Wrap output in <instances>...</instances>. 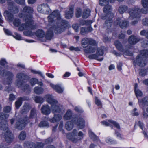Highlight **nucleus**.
<instances>
[{
    "mask_svg": "<svg viewBox=\"0 0 148 148\" xmlns=\"http://www.w3.org/2000/svg\"><path fill=\"white\" fill-rule=\"evenodd\" d=\"M49 25L48 31L45 35L47 40H50L53 35V31L56 34L63 32L69 27L68 22L62 19L59 11L58 10L53 11L48 17Z\"/></svg>",
    "mask_w": 148,
    "mask_h": 148,
    "instance_id": "obj_1",
    "label": "nucleus"
},
{
    "mask_svg": "<svg viewBox=\"0 0 148 148\" xmlns=\"http://www.w3.org/2000/svg\"><path fill=\"white\" fill-rule=\"evenodd\" d=\"M116 0H100L99 4L101 6L105 5L103 8V12L106 14H102L101 18L103 20H106L103 24V27L106 29H109L111 27L112 24V19L114 17V14L111 12L112 9L110 5H106L109 2L112 3L114 2Z\"/></svg>",
    "mask_w": 148,
    "mask_h": 148,
    "instance_id": "obj_2",
    "label": "nucleus"
},
{
    "mask_svg": "<svg viewBox=\"0 0 148 148\" xmlns=\"http://www.w3.org/2000/svg\"><path fill=\"white\" fill-rule=\"evenodd\" d=\"M8 115L3 113H0V119L3 120L0 122V128L1 130L5 131V134L3 133V136L7 143L11 142L13 139L14 137L8 128V125L6 119L8 117Z\"/></svg>",
    "mask_w": 148,
    "mask_h": 148,
    "instance_id": "obj_3",
    "label": "nucleus"
},
{
    "mask_svg": "<svg viewBox=\"0 0 148 148\" xmlns=\"http://www.w3.org/2000/svg\"><path fill=\"white\" fill-rule=\"evenodd\" d=\"M73 113L70 109H68L63 116L64 120L71 119L72 121L76 124L79 129H82L85 126V121L80 114L74 115L72 117Z\"/></svg>",
    "mask_w": 148,
    "mask_h": 148,
    "instance_id": "obj_4",
    "label": "nucleus"
},
{
    "mask_svg": "<svg viewBox=\"0 0 148 148\" xmlns=\"http://www.w3.org/2000/svg\"><path fill=\"white\" fill-rule=\"evenodd\" d=\"M45 98L47 102L51 105V110L53 113H59L60 112L62 108V106L58 103V101L55 99L52 95H47Z\"/></svg>",
    "mask_w": 148,
    "mask_h": 148,
    "instance_id": "obj_5",
    "label": "nucleus"
},
{
    "mask_svg": "<svg viewBox=\"0 0 148 148\" xmlns=\"http://www.w3.org/2000/svg\"><path fill=\"white\" fill-rule=\"evenodd\" d=\"M23 12L24 13H20L19 14V17L20 18H22L27 23L29 22L32 25H34L32 15V13L33 12V8L29 6H26L23 8Z\"/></svg>",
    "mask_w": 148,
    "mask_h": 148,
    "instance_id": "obj_6",
    "label": "nucleus"
},
{
    "mask_svg": "<svg viewBox=\"0 0 148 148\" xmlns=\"http://www.w3.org/2000/svg\"><path fill=\"white\" fill-rule=\"evenodd\" d=\"M141 4L144 8L140 9L138 6H134L128 10V12L130 15V18L133 17L134 12H139L144 14H146L148 12V0H142Z\"/></svg>",
    "mask_w": 148,
    "mask_h": 148,
    "instance_id": "obj_7",
    "label": "nucleus"
},
{
    "mask_svg": "<svg viewBox=\"0 0 148 148\" xmlns=\"http://www.w3.org/2000/svg\"><path fill=\"white\" fill-rule=\"evenodd\" d=\"M140 54L136 57L135 60L134 61L135 65H138L140 66H145L147 61L145 58H148V50H143L140 52Z\"/></svg>",
    "mask_w": 148,
    "mask_h": 148,
    "instance_id": "obj_8",
    "label": "nucleus"
},
{
    "mask_svg": "<svg viewBox=\"0 0 148 148\" xmlns=\"http://www.w3.org/2000/svg\"><path fill=\"white\" fill-rule=\"evenodd\" d=\"M84 134L81 131L77 133V129H74L71 132L68 133L66 136L68 139L74 143H79L84 138Z\"/></svg>",
    "mask_w": 148,
    "mask_h": 148,
    "instance_id": "obj_9",
    "label": "nucleus"
},
{
    "mask_svg": "<svg viewBox=\"0 0 148 148\" xmlns=\"http://www.w3.org/2000/svg\"><path fill=\"white\" fill-rule=\"evenodd\" d=\"M8 8L9 11H5L4 15L8 21L10 22H12L14 16L10 12L14 13L18 12V8L15 5L14 3L11 2L8 4Z\"/></svg>",
    "mask_w": 148,
    "mask_h": 148,
    "instance_id": "obj_10",
    "label": "nucleus"
},
{
    "mask_svg": "<svg viewBox=\"0 0 148 148\" xmlns=\"http://www.w3.org/2000/svg\"><path fill=\"white\" fill-rule=\"evenodd\" d=\"M13 24L16 27H19L18 30L22 31L24 30L28 29H34L36 27V25H32L29 22L25 23L24 24H21V20L18 18L15 19L13 22Z\"/></svg>",
    "mask_w": 148,
    "mask_h": 148,
    "instance_id": "obj_11",
    "label": "nucleus"
},
{
    "mask_svg": "<svg viewBox=\"0 0 148 148\" xmlns=\"http://www.w3.org/2000/svg\"><path fill=\"white\" fill-rule=\"evenodd\" d=\"M16 77L18 79L15 83L16 86L19 87H22L25 90L28 89L29 88V84H27L24 86H23V81L22 80H28L30 78L29 76L23 73H20L17 74Z\"/></svg>",
    "mask_w": 148,
    "mask_h": 148,
    "instance_id": "obj_12",
    "label": "nucleus"
},
{
    "mask_svg": "<svg viewBox=\"0 0 148 148\" xmlns=\"http://www.w3.org/2000/svg\"><path fill=\"white\" fill-rule=\"evenodd\" d=\"M0 75L3 77H7V81L4 82L5 84H9L12 82L13 78L14 76L13 73L9 71H6L0 66Z\"/></svg>",
    "mask_w": 148,
    "mask_h": 148,
    "instance_id": "obj_13",
    "label": "nucleus"
},
{
    "mask_svg": "<svg viewBox=\"0 0 148 148\" xmlns=\"http://www.w3.org/2000/svg\"><path fill=\"white\" fill-rule=\"evenodd\" d=\"M138 104L143 110V115L145 118H148V114L145 112L144 106H148V97H145L142 100L139 99Z\"/></svg>",
    "mask_w": 148,
    "mask_h": 148,
    "instance_id": "obj_14",
    "label": "nucleus"
},
{
    "mask_svg": "<svg viewBox=\"0 0 148 148\" xmlns=\"http://www.w3.org/2000/svg\"><path fill=\"white\" fill-rule=\"evenodd\" d=\"M104 54V50L103 48H98L97 49L96 53L90 55L88 56V58L90 59H95L97 60L102 61L103 58V57L101 58H99L100 56H102Z\"/></svg>",
    "mask_w": 148,
    "mask_h": 148,
    "instance_id": "obj_15",
    "label": "nucleus"
},
{
    "mask_svg": "<svg viewBox=\"0 0 148 148\" xmlns=\"http://www.w3.org/2000/svg\"><path fill=\"white\" fill-rule=\"evenodd\" d=\"M38 11L45 14H48L51 11L49 6L47 3H43L38 7Z\"/></svg>",
    "mask_w": 148,
    "mask_h": 148,
    "instance_id": "obj_16",
    "label": "nucleus"
},
{
    "mask_svg": "<svg viewBox=\"0 0 148 148\" xmlns=\"http://www.w3.org/2000/svg\"><path fill=\"white\" fill-rule=\"evenodd\" d=\"M29 122V121L27 117L25 118L23 120L22 119H19L16 123V128L18 130H21L25 128L26 124Z\"/></svg>",
    "mask_w": 148,
    "mask_h": 148,
    "instance_id": "obj_17",
    "label": "nucleus"
},
{
    "mask_svg": "<svg viewBox=\"0 0 148 148\" xmlns=\"http://www.w3.org/2000/svg\"><path fill=\"white\" fill-rule=\"evenodd\" d=\"M95 44V41L91 38H85L81 41L82 46L84 48H86L89 45H94Z\"/></svg>",
    "mask_w": 148,
    "mask_h": 148,
    "instance_id": "obj_18",
    "label": "nucleus"
},
{
    "mask_svg": "<svg viewBox=\"0 0 148 148\" xmlns=\"http://www.w3.org/2000/svg\"><path fill=\"white\" fill-rule=\"evenodd\" d=\"M114 44L117 49L123 52L125 54L130 56H132L133 55L132 52H130L128 50L124 49L121 42L119 41H116L114 42Z\"/></svg>",
    "mask_w": 148,
    "mask_h": 148,
    "instance_id": "obj_19",
    "label": "nucleus"
},
{
    "mask_svg": "<svg viewBox=\"0 0 148 148\" xmlns=\"http://www.w3.org/2000/svg\"><path fill=\"white\" fill-rule=\"evenodd\" d=\"M115 25H119L121 28L127 27L129 24L128 22L125 20H122L118 18L114 22Z\"/></svg>",
    "mask_w": 148,
    "mask_h": 148,
    "instance_id": "obj_20",
    "label": "nucleus"
},
{
    "mask_svg": "<svg viewBox=\"0 0 148 148\" xmlns=\"http://www.w3.org/2000/svg\"><path fill=\"white\" fill-rule=\"evenodd\" d=\"M101 124L102 125L106 126H110L111 127V124H112L117 129H120V126L119 124L116 122L112 120H109L108 121H103L101 122Z\"/></svg>",
    "mask_w": 148,
    "mask_h": 148,
    "instance_id": "obj_21",
    "label": "nucleus"
},
{
    "mask_svg": "<svg viewBox=\"0 0 148 148\" xmlns=\"http://www.w3.org/2000/svg\"><path fill=\"white\" fill-rule=\"evenodd\" d=\"M134 16L133 17L130 18V16L129 17V19L130 20H134L135 19V20L133 21L131 23V24L132 25H134L135 24L137 23L139 21L140 18L141 16V13L139 12H134Z\"/></svg>",
    "mask_w": 148,
    "mask_h": 148,
    "instance_id": "obj_22",
    "label": "nucleus"
},
{
    "mask_svg": "<svg viewBox=\"0 0 148 148\" xmlns=\"http://www.w3.org/2000/svg\"><path fill=\"white\" fill-rule=\"evenodd\" d=\"M50 85L58 93H61L63 92L64 88L62 86L60 85H55L52 83L50 84Z\"/></svg>",
    "mask_w": 148,
    "mask_h": 148,
    "instance_id": "obj_23",
    "label": "nucleus"
},
{
    "mask_svg": "<svg viewBox=\"0 0 148 148\" xmlns=\"http://www.w3.org/2000/svg\"><path fill=\"white\" fill-rule=\"evenodd\" d=\"M41 110L42 113L45 115H49L51 112L50 108L48 105H43Z\"/></svg>",
    "mask_w": 148,
    "mask_h": 148,
    "instance_id": "obj_24",
    "label": "nucleus"
},
{
    "mask_svg": "<svg viewBox=\"0 0 148 148\" xmlns=\"http://www.w3.org/2000/svg\"><path fill=\"white\" fill-rule=\"evenodd\" d=\"M74 13V7L73 6H71L65 13V17L67 19H70L73 17Z\"/></svg>",
    "mask_w": 148,
    "mask_h": 148,
    "instance_id": "obj_25",
    "label": "nucleus"
},
{
    "mask_svg": "<svg viewBox=\"0 0 148 148\" xmlns=\"http://www.w3.org/2000/svg\"><path fill=\"white\" fill-rule=\"evenodd\" d=\"M96 43L94 45H90L87 48L84 49V52L86 53H94L96 50Z\"/></svg>",
    "mask_w": 148,
    "mask_h": 148,
    "instance_id": "obj_26",
    "label": "nucleus"
},
{
    "mask_svg": "<svg viewBox=\"0 0 148 148\" xmlns=\"http://www.w3.org/2000/svg\"><path fill=\"white\" fill-rule=\"evenodd\" d=\"M62 119V116L61 115L55 114L53 117L52 118H49L48 120L51 122L54 123L58 122Z\"/></svg>",
    "mask_w": 148,
    "mask_h": 148,
    "instance_id": "obj_27",
    "label": "nucleus"
},
{
    "mask_svg": "<svg viewBox=\"0 0 148 148\" xmlns=\"http://www.w3.org/2000/svg\"><path fill=\"white\" fill-rule=\"evenodd\" d=\"M29 98L27 97H23L19 98L15 102V106L17 108H18L21 105L22 101L28 100Z\"/></svg>",
    "mask_w": 148,
    "mask_h": 148,
    "instance_id": "obj_28",
    "label": "nucleus"
},
{
    "mask_svg": "<svg viewBox=\"0 0 148 148\" xmlns=\"http://www.w3.org/2000/svg\"><path fill=\"white\" fill-rule=\"evenodd\" d=\"M89 135L90 137L93 141H96L98 144L101 143L99 138L91 130L89 131Z\"/></svg>",
    "mask_w": 148,
    "mask_h": 148,
    "instance_id": "obj_29",
    "label": "nucleus"
},
{
    "mask_svg": "<svg viewBox=\"0 0 148 148\" xmlns=\"http://www.w3.org/2000/svg\"><path fill=\"white\" fill-rule=\"evenodd\" d=\"M139 40V39L136 36L132 35L129 38L128 42L130 44L134 45L136 44Z\"/></svg>",
    "mask_w": 148,
    "mask_h": 148,
    "instance_id": "obj_30",
    "label": "nucleus"
},
{
    "mask_svg": "<svg viewBox=\"0 0 148 148\" xmlns=\"http://www.w3.org/2000/svg\"><path fill=\"white\" fill-rule=\"evenodd\" d=\"M74 124L72 121H68L66 122L65 125V128L68 131L71 130L73 128Z\"/></svg>",
    "mask_w": 148,
    "mask_h": 148,
    "instance_id": "obj_31",
    "label": "nucleus"
},
{
    "mask_svg": "<svg viewBox=\"0 0 148 148\" xmlns=\"http://www.w3.org/2000/svg\"><path fill=\"white\" fill-rule=\"evenodd\" d=\"M31 108V106L29 104L25 103L24 105L21 112L22 114H25L29 112Z\"/></svg>",
    "mask_w": 148,
    "mask_h": 148,
    "instance_id": "obj_32",
    "label": "nucleus"
},
{
    "mask_svg": "<svg viewBox=\"0 0 148 148\" xmlns=\"http://www.w3.org/2000/svg\"><path fill=\"white\" fill-rule=\"evenodd\" d=\"M128 7L125 5H120L118 9L119 12L121 14H123L128 9Z\"/></svg>",
    "mask_w": 148,
    "mask_h": 148,
    "instance_id": "obj_33",
    "label": "nucleus"
},
{
    "mask_svg": "<svg viewBox=\"0 0 148 148\" xmlns=\"http://www.w3.org/2000/svg\"><path fill=\"white\" fill-rule=\"evenodd\" d=\"M34 91L35 93L38 95L42 94L44 91V89L41 87L36 86L34 88Z\"/></svg>",
    "mask_w": 148,
    "mask_h": 148,
    "instance_id": "obj_34",
    "label": "nucleus"
},
{
    "mask_svg": "<svg viewBox=\"0 0 148 148\" xmlns=\"http://www.w3.org/2000/svg\"><path fill=\"white\" fill-rule=\"evenodd\" d=\"M34 34L38 38H42L44 36L45 33L42 30L39 29L34 33Z\"/></svg>",
    "mask_w": 148,
    "mask_h": 148,
    "instance_id": "obj_35",
    "label": "nucleus"
},
{
    "mask_svg": "<svg viewBox=\"0 0 148 148\" xmlns=\"http://www.w3.org/2000/svg\"><path fill=\"white\" fill-rule=\"evenodd\" d=\"M25 148H34V143L33 142H25L24 144Z\"/></svg>",
    "mask_w": 148,
    "mask_h": 148,
    "instance_id": "obj_36",
    "label": "nucleus"
},
{
    "mask_svg": "<svg viewBox=\"0 0 148 148\" xmlns=\"http://www.w3.org/2000/svg\"><path fill=\"white\" fill-rule=\"evenodd\" d=\"M90 11L89 9H85L83 12L82 17L84 18H87L90 15Z\"/></svg>",
    "mask_w": 148,
    "mask_h": 148,
    "instance_id": "obj_37",
    "label": "nucleus"
},
{
    "mask_svg": "<svg viewBox=\"0 0 148 148\" xmlns=\"http://www.w3.org/2000/svg\"><path fill=\"white\" fill-rule=\"evenodd\" d=\"M34 100L36 103H42L44 101V99L41 97L37 96L35 97Z\"/></svg>",
    "mask_w": 148,
    "mask_h": 148,
    "instance_id": "obj_38",
    "label": "nucleus"
},
{
    "mask_svg": "<svg viewBox=\"0 0 148 148\" xmlns=\"http://www.w3.org/2000/svg\"><path fill=\"white\" fill-rule=\"evenodd\" d=\"M92 22L90 20H82L80 21V26L81 25H90V24L92 23Z\"/></svg>",
    "mask_w": 148,
    "mask_h": 148,
    "instance_id": "obj_39",
    "label": "nucleus"
},
{
    "mask_svg": "<svg viewBox=\"0 0 148 148\" xmlns=\"http://www.w3.org/2000/svg\"><path fill=\"white\" fill-rule=\"evenodd\" d=\"M39 126L40 127H48L49 126V123L47 121H42L39 124Z\"/></svg>",
    "mask_w": 148,
    "mask_h": 148,
    "instance_id": "obj_40",
    "label": "nucleus"
},
{
    "mask_svg": "<svg viewBox=\"0 0 148 148\" xmlns=\"http://www.w3.org/2000/svg\"><path fill=\"white\" fill-rule=\"evenodd\" d=\"M138 125L140 127V128L143 130V134L144 135L145 137L147 138L148 136L145 130H143V124L140 121H139L138 122Z\"/></svg>",
    "mask_w": 148,
    "mask_h": 148,
    "instance_id": "obj_41",
    "label": "nucleus"
},
{
    "mask_svg": "<svg viewBox=\"0 0 148 148\" xmlns=\"http://www.w3.org/2000/svg\"><path fill=\"white\" fill-rule=\"evenodd\" d=\"M134 91L138 99V101H139V99L142 100L144 98H143L142 99H139L138 98V97H141L143 95V92L141 90L139 89H136V90H134Z\"/></svg>",
    "mask_w": 148,
    "mask_h": 148,
    "instance_id": "obj_42",
    "label": "nucleus"
},
{
    "mask_svg": "<svg viewBox=\"0 0 148 148\" xmlns=\"http://www.w3.org/2000/svg\"><path fill=\"white\" fill-rule=\"evenodd\" d=\"M26 134L25 132L22 131L19 135L18 137L19 139L22 140H24L26 137Z\"/></svg>",
    "mask_w": 148,
    "mask_h": 148,
    "instance_id": "obj_43",
    "label": "nucleus"
},
{
    "mask_svg": "<svg viewBox=\"0 0 148 148\" xmlns=\"http://www.w3.org/2000/svg\"><path fill=\"white\" fill-rule=\"evenodd\" d=\"M37 82H38L37 79L35 78H32L30 79L29 82L31 85L34 86L37 84Z\"/></svg>",
    "mask_w": 148,
    "mask_h": 148,
    "instance_id": "obj_44",
    "label": "nucleus"
},
{
    "mask_svg": "<svg viewBox=\"0 0 148 148\" xmlns=\"http://www.w3.org/2000/svg\"><path fill=\"white\" fill-rule=\"evenodd\" d=\"M36 110L35 108L32 109L31 112V114L30 116V117L31 118H33L35 117L36 116Z\"/></svg>",
    "mask_w": 148,
    "mask_h": 148,
    "instance_id": "obj_45",
    "label": "nucleus"
},
{
    "mask_svg": "<svg viewBox=\"0 0 148 148\" xmlns=\"http://www.w3.org/2000/svg\"><path fill=\"white\" fill-rule=\"evenodd\" d=\"M12 36L16 39L17 40H23V38H22L21 35L17 33H15V35H13Z\"/></svg>",
    "mask_w": 148,
    "mask_h": 148,
    "instance_id": "obj_46",
    "label": "nucleus"
},
{
    "mask_svg": "<svg viewBox=\"0 0 148 148\" xmlns=\"http://www.w3.org/2000/svg\"><path fill=\"white\" fill-rule=\"evenodd\" d=\"M82 13V10L80 8H77L76 10V12L75 13L76 16L77 18H79L81 17Z\"/></svg>",
    "mask_w": 148,
    "mask_h": 148,
    "instance_id": "obj_47",
    "label": "nucleus"
},
{
    "mask_svg": "<svg viewBox=\"0 0 148 148\" xmlns=\"http://www.w3.org/2000/svg\"><path fill=\"white\" fill-rule=\"evenodd\" d=\"M31 72L32 73L34 74H38L41 76L42 77L44 78V76L42 74V73L40 71H36L34 70H31Z\"/></svg>",
    "mask_w": 148,
    "mask_h": 148,
    "instance_id": "obj_48",
    "label": "nucleus"
},
{
    "mask_svg": "<svg viewBox=\"0 0 148 148\" xmlns=\"http://www.w3.org/2000/svg\"><path fill=\"white\" fill-rule=\"evenodd\" d=\"M24 34L26 36H33L34 34V33L30 31H25L24 32Z\"/></svg>",
    "mask_w": 148,
    "mask_h": 148,
    "instance_id": "obj_49",
    "label": "nucleus"
},
{
    "mask_svg": "<svg viewBox=\"0 0 148 148\" xmlns=\"http://www.w3.org/2000/svg\"><path fill=\"white\" fill-rule=\"evenodd\" d=\"M63 123L62 122H61L60 123L59 126V129L60 131L62 133L64 134L65 133L64 130L63 129Z\"/></svg>",
    "mask_w": 148,
    "mask_h": 148,
    "instance_id": "obj_50",
    "label": "nucleus"
},
{
    "mask_svg": "<svg viewBox=\"0 0 148 148\" xmlns=\"http://www.w3.org/2000/svg\"><path fill=\"white\" fill-rule=\"evenodd\" d=\"M147 73V71L146 69H141L139 71V74L142 76L145 75Z\"/></svg>",
    "mask_w": 148,
    "mask_h": 148,
    "instance_id": "obj_51",
    "label": "nucleus"
},
{
    "mask_svg": "<svg viewBox=\"0 0 148 148\" xmlns=\"http://www.w3.org/2000/svg\"><path fill=\"white\" fill-rule=\"evenodd\" d=\"M34 148H43L44 144L42 143H38L36 144H34Z\"/></svg>",
    "mask_w": 148,
    "mask_h": 148,
    "instance_id": "obj_52",
    "label": "nucleus"
},
{
    "mask_svg": "<svg viewBox=\"0 0 148 148\" xmlns=\"http://www.w3.org/2000/svg\"><path fill=\"white\" fill-rule=\"evenodd\" d=\"M87 30L86 28L82 27L81 29L80 33L82 35H85L87 33Z\"/></svg>",
    "mask_w": 148,
    "mask_h": 148,
    "instance_id": "obj_53",
    "label": "nucleus"
},
{
    "mask_svg": "<svg viewBox=\"0 0 148 148\" xmlns=\"http://www.w3.org/2000/svg\"><path fill=\"white\" fill-rule=\"evenodd\" d=\"M80 26L79 24H74L72 25V27L76 32H77L79 31V27Z\"/></svg>",
    "mask_w": 148,
    "mask_h": 148,
    "instance_id": "obj_54",
    "label": "nucleus"
},
{
    "mask_svg": "<svg viewBox=\"0 0 148 148\" xmlns=\"http://www.w3.org/2000/svg\"><path fill=\"white\" fill-rule=\"evenodd\" d=\"M74 110L76 112L79 113H82L83 111L82 109L79 106H76L74 109Z\"/></svg>",
    "mask_w": 148,
    "mask_h": 148,
    "instance_id": "obj_55",
    "label": "nucleus"
},
{
    "mask_svg": "<svg viewBox=\"0 0 148 148\" xmlns=\"http://www.w3.org/2000/svg\"><path fill=\"white\" fill-rule=\"evenodd\" d=\"M11 110V107L9 106H8L4 108L3 111L5 112L8 113Z\"/></svg>",
    "mask_w": 148,
    "mask_h": 148,
    "instance_id": "obj_56",
    "label": "nucleus"
},
{
    "mask_svg": "<svg viewBox=\"0 0 148 148\" xmlns=\"http://www.w3.org/2000/svg\"><path fill=\"white\" fill-rule=\"evenodd\" d=\"M137 109L136 108H134L131 112V114L133 116H136L139 115V113L138 112H136Z\"/></svg>",
    "mask_w": 148,
    "mask_h": 148,
    "instance_id": "obj_57",
    "label": "nucleus"
},
{
    "mask_svg": "<svg viewBox=\"0 0 148 148\" xmlns=\"http://www.w3.org/2000/svg\"><path fill=\"white\" fill-rule=\"evenodd\" d=\"M15 1L17 3L20 5L25 4V0H15Z\"/></svg>",
    "mask_w": 148,
    "mask_h": 148,
    "instance_id": "obj_58",
    "label": "nucleus"
},
{
    "mask_svg": "<svg viewBox=\"0 0 148 148\" xmlns=\"http://www.w3.org/2000/svg\"><path fill=\"white\" fill-rule=\"evenodd\" d=\"M143 24L145 26H148V18H145L142 20Z\"/></svg>",
    "mask_w": 148,
    "mask_h": 148,
    "instance_id": "obj_59",
    "label": "nucleus"
},
{
    "mask_svg": "<svg viewBox=\"0 0 148 148\" xmlns=\"http://www.w3.org/2000/svg\"><path fill=\"white\" fill-rule=\"evenodd\" d=\"M95 104L97 106L101 105V102L100 100H99L97 97H96L95 99Z\"/></svg>",
    "mask_w": 148,
    "mask_h": 148,
    "instance_id": "obj_60",
    "label": "nucleus"
},
{
    "mask_svg": "<svg viewBox=\"0 0 148 148\" xmlns=\"http://www.w3.org/2000/svg\"><path fill=\"white\" fill-rule=\"evenodd\" d=\"M4 30L5 32V33L8 35H11L12 34V32L9 30L6 29H4Z\"/></svg>",
    "mask_w": 148,
    "mask_h": 148,
    "instance_id": "obj_61",
    "label": "nucleus"
},
{
    "mask_svg": "<svg viewBox=\"0 0 148 148\" xmlns=\"http://www.w3.org/2000/svg\"><path fill=\"white\" fill-rule=\"evenodd\" d=\"M147 32L145 30H143L141 31L140 32V34L142 36H146V35L147 34Z\"/></svg>",
    "mask_w": 148,
    "mask_h": 148,
    "instance_id": "obj_62",
    "label": "nucleus"
},
{
    "mask_svg": "<svg viewBox=\"0 0 148 148\" xmlns=\"http://www.w3.org/2000/svg\"><path fill=\"white\" fill-rule=\"evenodd\" d=\"M7 64L5 60L4 59H1L0 61V64L2 66H4Z\"/></svg>",
    "mask_w": 148,
    "mask_h": 148,
    "instance_id": "obj_63",
    "label": "nucleus"
},
{
    "mask_svg": "<svg viewBox=\"0 0 148 148\" xmlns=\"http://www.w3.org/2000/svg\"><path fill=\"white\" fill-rule=\"evenodd\" d=\"M106 142L108 143H112L113 142V140L110 138L108 137L106 140Z\"/></svg>",
    "mask_w": 148,
    "mask_h": 148,
    "instance_id": "obj_64",
    "label": "nucleus"
}]
</instances>
